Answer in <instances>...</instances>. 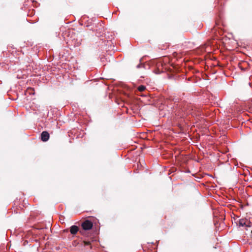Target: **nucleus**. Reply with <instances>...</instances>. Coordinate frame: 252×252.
I'll list each match as a JSON object with an SVG mask.
<instances>
[{
  "instance_id": "obj_1",
  "label": "nucleus",
  "mask_w": 252,
  "mask_h": 252,
  "mask_svg": "<svg viewBox=\"0 0 252 252\" xmlns=\"http://www.w3.org/2000/svg\"><path fill=\"white\" fill-rule=\"evenodd\" d=\"M82 227L84 230H90L93 227V223L91 221L87 220L82 223Z\"/></svg>"
},
{
  "instance_id": "obj_2",
  "label": "nucleus",
  "mask_w": 252,
  "mask_h": 252,
  "mask_svg": "<svg viewBox=\"0 0 252 252\" xmlns=\"http://www.w3.org/2000/svg\"><path fill=\"white\" fill-rule=\"evenodd\" d=\"M41 140L44 141H47L49 138V134L47 131H43L41 134Z\"/></svg>"
},
{
  "instance_id": "obj_3",
  "label": "nucleus",
  "mask_w": 252,
  "mask_h": 252,
  "mask_svg": "<svg viewBox=\"0 0 252 252\" xmlns=\"http://www.w3.org/2000/svg\"><path fill=\"white\" fill-rule=\"evenodd\" d=\"M239 226H250V222L246 219H241L239 222Z\"/></svg>"
},
{
  "instance_id": "obj_4",
  "label": "nucleus",
  "mask_w": 252,
  "mask_h": 252,
  "mask_svg": "<svg viewBox=\"0 0 252 252\" xmlns=\"http://www.w3.org/2000/svg\"><path fill=\"white\" fill-rule=\"evenodd\" d=\"M79 229L76 225H72L70 227V232L71 234L75 235L78 231Z\"/></svg>"
},
{
  "instance_id": "obj_5",
  "label": "nucleus",
  "mask_w": 252,
  "mask_h": 252,
  "mask_svg": "<svg viewBox=\"0 0 252 252\" xmlns=\"http://www.w3.org/2000/svg\"><path fill=\"white\" fill-rule=\"evenodd\" d=\"M146 89V87L143 85H141L138 87V90L140 92H143Z\"/></svg>"
}]
</instances>
